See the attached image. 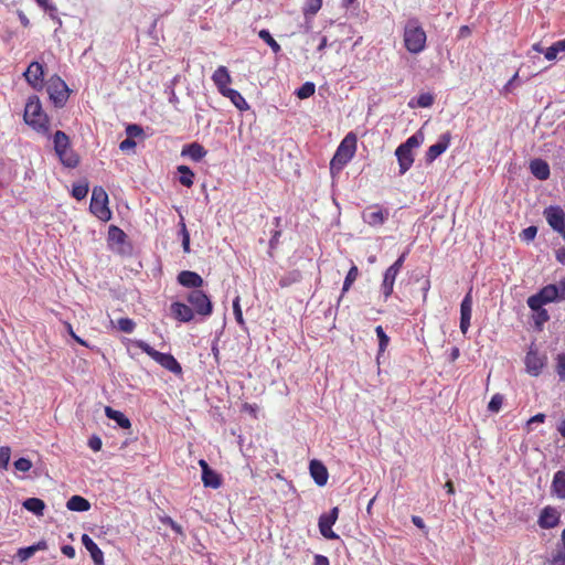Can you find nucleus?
<instances>
[{"label":"nucleus","mask_w":565,"mask_h":565,"mask_svg":"<svg viewBox=\"0 0 565 565\" xmlns=\"http://www.w3.org/2000/svg\"><path fill=\"white\" fill-rule=\"evenodd\" d=\"M536 231H537L536 227L531 225V226L526 227L525 230H523L522 235H523L524 239L531 241L535 237Z\"/></svg>","instance_id":"58"},{"label":"nucleus","mask_w":565,"mask_h":565,"mask_svg":"<svg viewBox=\"0 0 565 565\" xmlns=\"http://www.w3.org/2000/svg\"><path fill=\"white\" fill-rule=\"evenodd\" d=\"M561 301L557 285L550 284L540 289V291L527 299V306L531 309H540L545 303Z\"/></svg>","instance_id":"8"},{"label":"nucleus","mask_w":565,"mask_h":565,"mask_svg":"<svg viewBox=\"0 0 565 565\" xmlns=\"http://www.w3.org/2000/svg\"><path fill=\"white\" fill-rule=\"evenodd\" d=\"M108 235L111 241H116L117 243H122L126 236L124 231L116 225L109 226Z\"/></svg>","instance_id":"45"},{"label":"nucleus","mask_w":565,"mask_h":565,"mask_svg":"<svg viewBox=\"0 0 565 565\" xmlns=\"http://www.w3.org/2000/svg\"><path fill=\"white\" fill-rule=\"evenodd\" d=\"M313 565H329V559L326 555L322 554H316Z\"/></svg>","instance_id":"61"},{"label":"nucleus","mask_w":565,"mask_h":565,"mask_svg":"<svg viewBox=\"0 0 565 565\" xmlns=\"http://www.w3.org/2000/svg\"><path fill=\"white\" fill-rule=\"evenodd\" d=\"M181 153H182V156H188L193 161L199 162L200 160H202L205 157L206 150L204 149V147L201 143L193 141L189 145H185L183 147Z\"/></svg>","instance_id":"28"},{"label":"nucleus","mask_w":565,"mask_h":565,"mask_svg":"<svg viewBox=\"0 0 565 565\" xmlns=\"http://www.w3.org/2000/svg\"><path fill=\"white\" fill-rule=\"evenodd\" d=\"M395 154L397 157L398 166H399V174H405L412 167L414 162V156L412 150L404 148L403 146H398L396 148Z\"/></svg>","instance_id":"22"},{"label":"nucleus","mask_w":565,"mask_h":565,"mask_svg":"<svg viewBox=\"0 0 565 565\" xmlns=\"http://www.w3.org/2000/svg\"><path fill=\"white\" fill-rule=\"evenodd\" d=\"M44 548H47V543L42 541L29 547H20L18 551V556L20 561H26L38 551H44Z\"/></svg>","instance_id":"32"},{"label":"nucleus","mask_w":565,"mask_h":565,"mask_svg":"<svg viewBox=\"0 0 565 565\" xmlns=\"http://www.w3.org/2000/svg\"><path fill=\"white\" fill-rule=\"evenodd\" d=\"M281 236V231L280 230H276L273 235H271V238L269 241V247L270 249H274L277 247L278 243H279V238Z\"/></svg>","instance_id":"59"},{"label":"nucleus","mask_w":565,"mask_h":565,"mask_svg":"<svg viewBox=\"0 0 565 565\" xmlns=\"http://www.w3.org/2000/svg\"><path fill=\"white\" fill-rule=\"evenodd\" d=\"M562 53L557 43L555 42L551 47H547L544 52V57L546 61H555L557 55Z\"/></svg>","instance_id":"50"},{"label":"nucleus","mask_w":565,"mask_h":565,"mask_svg":"<svg viewBox=\"0 0 565 565\" xmlns=\"http://www.w3.org/2000/svg\"><path fill=\"white\" fill-rule=\"evenodd\" d=\"M132 344L136 348L141 349L145 353H147L152 360H154L167 371L172 372L174 374L182 373V366L173 354L159 352L158 350L153 349L151 345H149L142 340H135Z\"/></svg>","instance_id":"4"},{"label":"nucleus","mask_w":565,"mask_h":565,"mask_svg":"<svg viewBox=\"0 0 565 565\" xmlns=\"http://www.w3.org/2000/svg\"><path fill=\"white\" fill-rule=\"evenodd\" d=\"M311 477L313 478L315 482L322 487L328 481V470L324 467V465L318 460H312L309 466Z\"/></svg>","instance_id":"25"},{"label":"nucleus","mask_w":565,"mask_h":565,"mask_svg":"<svg viewBox=\"0 0 565 565\" xmlns=\"http://www.w3.org/2000/svg\"><path fill=\"white\" fill-rule=\"evenodd\" d=\"M221 95L231 99V103L239 110H246L249 107L246 99L236 89L230 88Z\"/></svg>","instance_id":"30"},{"label":"nucleus","mask_w":565,"mask_h":565,"mask_svg":"<svg viewBox=\"0 0 565 565\" xmlns=\"http://www.w3.org/2000/svg\"><path fill=\"white\" fill-rule=\"evenodd\" d=\"M531 173L540 181H545L551 177V168L542 159H534L530 163Z\"/></svg>","instance_id":"26"},{"label":"nucleus","mask_w":565,"mask_h":565,"mask_svg":"<svg viewBox=\"0 0 565 565\" xmlns=\"http://www.w3.org/2000/svg\"><path fill=\"white\" fill-rule=\"evenodd\" d=\"M199 466L201 468L202 475V483L206 488L218 489L222 486V476L215 470H211L210 466L205 460H200Z\"/></svg>","instance_id":"16"},{"label":"nucleus","mask_w":565,"mask_h":565,"mask_svg":"<svg viewBox=\"0 0 565 565\" xmlns=\"http://www.w3.org/2000/svg\"><path fill=\"white\" fill-rule=\"evenodd\" d=\"M11 459V448L9 446L0 447V469H8Z\"/></svg>","instance_id":"42"},{"label":"nucleus","mask_w":565,"mask_h":565,"mask_svg":"<svg viewBox=\"0 0 565 565\" xmlns=\"http://www.w3.org/2000/svg\"><path fill=\"white\" fill-rule=\"evenodd\" d=\"M502 402H503V396L501 394H499V393L493 394L488 404V409L492 413H498L501 409Z\"/></svg>","instance_id":"44"},{"label":"nucleus","mask_w":565,"mask_h":565,"mask_svg":"<svg viewBox=\"0 0 565 565\" xmlns=\"http://www.w3.org/2000/svg\"><path fill=\"white\" fill-rule=\"evenodd\" d=\"M546 223L565 239V212L561 206H550L543 211Z\"/></svg>","instance_id":"11"},{"label":"nucleus","mask_w":565,"mask_h":565,"mask_svg":"<svg viewBox=\"0 0 565 565\" xmlns=\"http://www.w3.org/2000/svg\"><path fill=\"white\" fill-rule=\"evenodd\" d=\"M89 192V185L87 183H77L72 188V195L76 200H83Z\"/></svg>","instance_id":"40"},{"label":"nucleus","mask_w":565,"mask_h":565,"mask_svg":"<svg viewBox=\"0 0 565 565\" xmlns=\"http://www.w3.org/2000/svg\"><path fill=\"white\" fill-rule=\"evenodd\" d=\"M358 276H359V268L356 265H352V267L349 269L347 277L344 279L342 295L347 294L350 290V288L356 280Z\"/></svg>","instance_id":"38"},{"label":"nucleus","mask_w":565,"mask_h":565,"mask_svg":"<svg viewBox=\"0 0 565 565\" xmlns=\"http://www.w3.org/2000/svg\"><path fill=\"white\" fill-rule=\"evenodd\" d=\"M170 311H172V317L181 322H189L194 317L193 309L189 305H184V302L170 305Z\"/></svg>","instance_id":"24"},{"label":"nucleus","mask_w":565,"mask_h":565,"mask_svg":"<svg viewBox=\"0 0 565 565\" xmlns=\"http://www.w3.org/2000/svg\"><path fill=\"white\" fill-rule=\"evenodd\" d=\"M92 213L103 222H108L111 212L108 207V194L103 186H95L90 201Z\"/></svg>","instance_id":"7"},{"label":"nucleus","mask_w":565,"mask_h":565,"mask_svg":"<svg viewBox=\"0 0 565 565\" xmlns=\"http://www.w3.org/2000/svg\"><path fill=\"white\" fill-rule=\"evenodd\" d=\"M178 281L184 287L194 289H199L203 285L202 277L193 270H182L178 275Z\"/></svg>","instance_id":"23"},{"label":"nucleus","mask_w":565,"mask_h":565,"mask_svg":"<svg viewBox=\"0 0 565 565\" xmlns=\"http://www.w3.org/2000/svg\"><path fill=\"white\" fill-rule=\"evenodd\" d=\"M81 541L86 551L90 553L95 565H104V552L98 547L94 540L87 534H83Z\"/></svg>","instance_id":"20"},{"label":"nucleus","mask_w":565,"mask_h":565,"mask_svg":"<svg viewBox=\"0 0 565 565\" xmlns=\"http://www.w3.org/2000/svg\"><path fill=\"white\" fill-rule=\"evenodd\" d=\"M181 233H182V246L184 253H190V234L188 232L185 223L181 222Z\"/></svg>","instance_id":"49"},{"label":"nucleus","mask_w":565,"mask_h":565,"mask_svg":"<svg viewBox=\"0 0 565 565\" xmlns=\"http://www.w3.org/2000/svg\"><path fill=\"white\" fill-rule=\"evenodd\" d=\"M561 522V513L557 508L545 507L541 510L537 524L541 529L550 530L556 527Z\"/></svg>","instance_id":"15"},{"label":"nucleus","mask_w":565,"mask_h":565,"mask_svg":"<svg viewBox=\"0 0 565 565\" xmlns=\"http://www.w3.org/2000/svg\"><path fill=\"white\" fill-rule=\"evenodd\" d=\"M552 494L559 500H565V470H557L552 481Z\"/></svg>","instance_id":"27"},{"label":"nucleus","mask_w":565,"mask_h":565,"mask_svg":"<svg viewBox=\"0 0 565 565\" xmlns=\"http://www.w3.org/2000/svg\"><path fill=\"white\" fill-rule=\"evenodd\" d=\"M62 553L66 555L67 557L72 558L75 556V550L71 545H65L61 548Z\"/></svg>","instance_id":"63"},{"label":"nucleus","mask_w":565,"mask_h":565,"mask_svg":"<svg viewBox=\"0 0 565 565\" xmlns=\"http://www.w3.org/2000/svg\"><path fill=\"white\" fill-rule=\"evenodd\" d=\"M66 508L68 511H87L92 505L85 498L81 495H73L68 499Z\"/></svg>","instance_id":"31"},{"label":"nucleus","mask_w":565,"mask_h":565,"mask_svg":"<svg viewBox=\"0 0 565 565\" xmlns=\"http://www.w3.org/2000/svg\"><path fill=\"white\" fill-rule=\"evenodd\" d=\"M375 334L379 340L377 353L382 354L388 348L391 340H390V337L385 333V331L383 330V328L381 326L375 327Z\"/></svg>","instance_id":"37"},{"label":"nucleus","mask_w":565,"mask_h":565,"mask_svg":"<svg viewBox=\"0 0 565 565\" xmlns=\"http://www.w3.org/2000/svg\"><path fill=\"white\" fill-rule=\"evenodd\" d=\"M178 171L180 173V182L190 188L193 185L194 182V173L188 166H180L178 167Z\"/></svg>","instance_id":"34"},{"label":"nucleus","mask_w":565,"mask_h":565,"mask_svg":"<svg viewBox=\"0 0 565 565\" xmlns=\"http://www.w3.org/2000/svg\"><path fill=\"white\" fill-rule=\"evenodd\" d=\"M451 136L446 132L440 136L438 142L431 145L426 152V162L433 163L440 154H443L449 147Z\"/></svg>","instance_id":"17"},{"label":"nucleus","mask_w":565,"mask_h":565,"mask_svg":"<svg viewBox=\"0 0 565 565\" xmlns=\"http://www.w3.org/2000/svg\"><path fill=\"white\" fill-rule=\"evenodd\" d=\"M23 508L36 515H42L44 511V502L38 498H29L23 502Z\"/></svg>","instance_id":"33"},{"label":"nucleus","mask_w":565,"mask_h":565,"mask_svg":"<svg viewBox=\"0 0 565 565\" xmlns=\"http://www.w3.org/2000/svg\"><path fill=\"white\" fill-rule=\"evenodd\" d=\"M544 420H545V415L542 413H539L527 420L526 427H527V429H530L531 425L542 424V423H544Z\"/></svg>","instance_id":"57"},{"label":"nucleus","mask_w":565,"mask_h":565,"mask_svg":"<svg viewBox=\"0 0 565 565\" xmlns=\"http://www.w3.org/2000/svg\"><path fill=\"white\" fill-rule=\"evenodd\" d=\"M533 311H535V324L537 327H541L543 323H545L546 321H548L551 319V317L548 316L546 309H544L543 307H540L539 309H532Z\"/></svg>","instance_id":"46"},{"label":"nucleus","mask_w":565,"mask_h":565,"mask_svg":"<svg viewBox=\"0 0 565 565\" xmlns=\"http://www.w3.org/2000/svg\"><path fill=\"white\" fill-rule=\"evenodd\" d=\"M545 358L536 351L530 350L525 356L526 370L531 375L537 376L544 365Z\"/></svg>","instance_id":"21"},{"label":"nucleus","mask_w":565,"mask_h":565,"mask_svg":"<svg viewBox=\"0 0 565 565\" xmlns=\"http://www.w3.org/2000/svg\"><path fill=\"white\" fill-rule=\"evenodd\" d=\"M105 414L109 419L117 423L122 429H129L131 422L119 411L113 409L110 406L105 408Z\"/></svg>","instance_id":"29"},{"label":"nucleus","mask_w":565,"mask_h":565,"mask_svg":"<svg viewBox=\"0 0 565 565\" xmlns=\"http://www.w3.org/2000/svg\"><path fill=\"white\" fill-rule=\"evenodd\" d=\"M405 50L413 55L422 53L427 47V33L416 18H408L403 29Z\"/></svg>","instance_id":"1"},{"label":"nucleus","mask_w":565,"mask_h":565,"mask_svg":"<svg viewBox=\"0 0 565 565\" xmlns=\"http://www.w3.org/2000/svg\"><path fill=\"white\" fill-rule=\"evenodd\" d=\"M23 76L33 89L41 90L43 88L44 71L43 65L38 61H33L29 64L25 72L23 73Z\"/></svg>","instance_id":"13"},{"label":"nucleus","mask_w":565,"mask_h":565,"mask_svg":"<svg viewBox=\"0 0 565 565\" xmlns=\"http://www.w3.org/2000/svg\"><path fill=\"white\" fill-rule=\"evenodd\" d=\"M391 216L390 210L380 204H371L362 212V221L372 227L384 225Z\"/></svg>","instance_id":"9"},{"label":"nucleus","mask_w":565,"mask_h":565,"mask_svg":"<svg viewBox=\"0 0 565 565\" xmlns=\"http://www.w3.org/2000/svg\"><path fill=\"white\" fill-rule=\"evenodd\" d=\"M553 565H565V553L559 552L553 558Z\"/></svg>","instance_id":"64"},{"label":"nucleus","mask_w":565,"mask_h":565,"mask_svg":"<svg viewBox=\"0 0 565 565\" xmlns=\"http://www.w3.org/2000/svg\"><path fill=\"white\" fill-rule=\"evenodd\" d=\"M315 92H316V86L313 83L311 82H307L305 83L299 89L298 92H296V96L300 97V98H310L311 96L315 95Z\"/></svg>","instance_id":"41"},{"label":"nucleus","mask_w":565,"mask_h":565,"mask_svg":"<svg viewBox=\"0 0 565 565\" xmlns=\"http://www.w3.org/2000/svg\"><path fill=\"white\" fill-rule=\"evenodd\" d=\"M14 467L18 471H29L32 467V462L26 458H20L14 462Z\"/></svg>","instance_id":"52"},{"label":"nucleus","mask_w":565,"mask_h":565,"mask_svg":"<svg viewBox=\"0 0 565 565\" xmlns=\"http://www.w3.org/2000/svg\"><path fill=\"white\" fill-rule=\"evenodd\" d=\"M54 149L55 152L62 162V164L66 168H76L79 162V157L71 147V141L68 136L58 130L54 135Z\"/></svg>","instance_id":"5"},{"label":"nucleus","mask_w":565,"mask_h":565,"mask_svg":"<svg viewBox=\"0 0 565 565\" xmlns=\"http://www.w3.org/2000/svg\"><path fill=\"white\" fill-rule=\"evenodd\" d=\"M259 38L266 42L269 47L271 49V51L275 53V54H278L280 51H281V47L280 45L278 44V42L273 38V35L270 34V32L267 30V29H262L258 33Z\"/></svg>","instance_id":"36"},{"label":"nucleus","mask_w":565,"mask_h":565,"mask_svg":"<svg viewBox=\"0 0 565 565\" xmlns=\"http://www.w3.org/2000/svg\"><path fill=\"white\" fill-rule=\"evenodd\" d=\"M406 256H407V252H404L395 263H393L391 266L396 268L397 270L401 271V269L403 268L404 266V263H405V259H406Z\"/></svg>","instance_id":"60"},{"label":"nucleus","mask_w":565,"mask_h":565,"mask_svg":"<svg viewBox=\"0 0 565 565\" xmlns=\"http://www.w3.org/2000/svg\"><path fill=\"white\" fill-rule=\"evenodd\" d=\"M434 100H435V97L431 94H429V93L420 94L416 98V105L418 107H430L434 104Z\"/></svg>","instance_id":"47"},{"label":"nucleus","mask_w":565,"mask_h":565,"mask_svg":"<svg viewBox=\"0 0 565 565\" xmlns=\"http://www.w3.org/2000/svg\"><path fill=\"white\" fill-rule=\"evenodd\" d=\"M358 148V137L354 132H349L342 142L338 145L335 152L330 161V171L340 172L352 160Z\"/></svg>","instance_id":"3"},{"label":"nucleus","mask_w":565,"mask_h":565,"mask_svg":"<svg viewBox=\"0 0 565 565\" xmlns=\"http://www.w3.org/2000/svg\"><path fill=\"white\" fill-rule=\"evenodd\" d=\"M137 142L135 141V139L126 138L119 142V149L126 151L128 149L135 148Z\"/></svg>","instance_id":"54"},{"label":"nucleus","mask_w":565,"mask_h":565,"mask_svg":"<svg viewBox=\"0 0 565 565\" xmlns=\"http://www.w3.org/2000/svg\"><path fill=\"white\" fill-rule=\"evenodd\" d=\"M117 328L124 333H131L136 329V322L131 318L122 317L117 320Z\"/></svg>","instance_id":"39"},{"label":"nucleus","mask_w":565,"mask_h":565,"mask_svg":"<svg viewBox=\"0 0 565 565\" xmlns=\"http://www.w3.org/2000/svg\"><path fill=\"white\" fill-rule=\"evenodd\" d=\"M233 311H234L235 320L237 321V323L243 324L244 319H243V313H242V309H241V305H239V297H236L235 300L233 301Z\"/></svg>","instance_id":"51"},{"label":"nucleus","mask_w":565,"mask_h":565,"mask_svg":"<svg viewBox=\"0 0 565 565\" xmlns=\"http://www.w3.org/2000/svg\"><path fill=\"white\" fill-rule=\"evenodd\" d=\"M127 138L134 139L139 138L143 135V129L139 125H128L126 127Z\"/></svg>","instance_id":"48"},{"label":"nucleus","mask_w":565,"mask_h":565,"mask_svg":"<svg viewBox=\"0 0 565 565\" xmlns=\"http://www.w3.org/2000/svg\"><path fill=\"white\" fill-rule=\"evenodd\" d=\"M557 285L561 301H565V278L561 279Z\"/></svg>","instance_id":"62"},{"label":"nucleus","mask_w":565,"mask_h":565,"mask_svg":"<svg viewBox=\"0 0 565 565\" xmlns=\"http://www.w3.org/2000/svg\"><path fill=\"white\" fill-rule=\"evenodd\" d=\"M46 94H49L50 100L54 106L61 108L67 103L71 90L58 75H53L46 82Z\"/></svg>","instance_id":"6"},{"label":"nucleus","mask_w":565,"mask_h":565,"mask_svg":"<svg viewBox=\"0 0 565 565\" xmlns=\"http://www.w3.org/2000/svg\"><path fill=\"white\" fill-rule=\"evenodd\" d=\"M190 308L201 316H210L212 312V302L209 297L200 289H194L188 295Z\"/></svg>","instance_id":"10"},{"label":"nucleus","mask_w":565,"mask_h":565,"mask_svg":"<svg viewBox=\"0 0 565 565\" xmlns=\"http://www.w3.org/2000/svg\"><path fill=\"white\" fill-rule=\"evenodd\" d=\"M24 122L38 134L49 136L51 132V122L47 114L42 110L38 96L28 98L23 114Z\"/></svg>","instance_id":"2"},{"label":"nucleus","mask_w":565,"mask_h":565,"mask_svg":"<svg viewBox=\"0 0 565 565\" xmlns=\"http://www.w3.org/2000/svg\"><path fill=\"white\" fill-rule=\"evenodd\" d=\"M211 79L214 82V86L217 87L220 94L230 89L228 86L232 83V76L226 66L220 65L216 67L211 75Z\"/></svg>","instance_id":"18"},{"label":"nucleus","mask_w":565,"mask_h":565,"mask_svg":"<svg viewBox=\"0 0 565 565\" xmlns=\"http://www.w3.org/2000/svg\"><path fill=\"white\" fill-rule=\"evenodd\" d=\"M472 291L470 290L466 297H463L462 301L460 302V322H459V329L462 334H467L469 331V328L471 326V317H472Z\"/></svg>","instance_id":"14"},{"label":"nucleus","mask_w":565,"mask_h":565,"mask_svg":"<svg viewBox=\"0 0 565 565\" xmlns=\"http://www.w3.org/2000/svg\"><path fill=\"white\" fill-rule=\"evenodd\" d=\"M162 522L169 525L171 529H173L177 533H182V526L178 524L174 520H172L170 516H166L164 519H162Z\"/></svg>","instance_id":"56"},{"label":"nucleus","mask_w":565,"mask_h":565,"mask_svg":"<svg viewBox=\"0 0 565 565\" xmlns=\"http://www.w3.org/2000/svg\"><path fill=\"white\" fill-rule=\"evenodd\" d=\"M88 447L94 451H99L103 447L102 438L97 435H94L88 438Z\"/></svg>","instance_id":"53"},{"label":"nucleus","mask_w":565,"mask_h":565,"mask_svg":"<svg viewBox=\"0 0 565 565\" xmlns=\"http://www.w3.org/2000/svg\"><path fill=\"white\" fill-rule=\"evenodd\" d=\"M339 510L338 508H331L329 512L322 513L319 516V532L327 540H338L339 536L332 531V525L335 523L338 519Z\"/></svg>","instance_id":"12"},{"label":"nucleus","mask_w":565,"mask_h":565,"mask_svg":"<svg viewBox=\"0 0 565 565\" xmlns=\"http://www.w3.org/2000/svg\"><path fill=\"white\" fill-rule=\"evenodd\" d=\"M422 142H423V135L418 132V134L411 136L404 142H402L401 146H403L406 149L412 150L413 148L418 147Z\"/></svg>","instance_id":"43"},{"label":"nucleus","mask_w":565,"mask_h":565,"mask_svg":"<svg viewBox=\"0 0 565 565\" xmlns=\"http://www.w3.org/2000/svg\"><path fill=\"white\" fill-rule=\"evenodd\" d=\"M557 373L562 380L565 379V354H561L558 356Z\"/></svg>","instance_id":"55"},{"label":"nucleus","mask_w":565,"mask_h":565,"mask_svg":"<svg viewBox=\"0 0 565 565\" xmlns=\"http://www.w3.org/2000/svg\"><path fill=\"white\" fill-rule=\"evenodd\" d=\"M322 0H307L303 8V15L307 19H312L321 9Z\"/></svg>","instance_id":"35"},{"label":"nucleus","mask_w":565,"mask_h":565,"mask_svg":"<svg viewBox=\"0 0 565 565\" xmlns=\"http://www.w3.org/2000/svg\"><path fill=\"white\" fill-rule=\"evenodd\" d=\"M398 274L399 270L392 266H390L384 274V279H382V296H384L385 301H387L394 292V285Z\"/></svg>","instance_id":"19"}]
</instances>
